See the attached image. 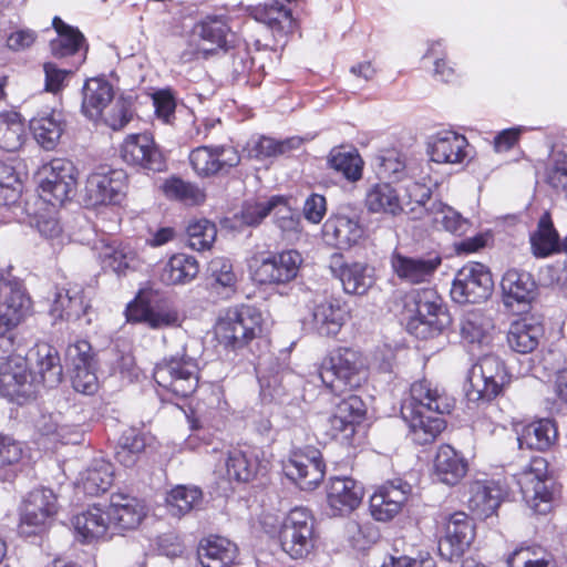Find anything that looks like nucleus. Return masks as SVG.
Wrapping results in <instances>:
<instances>
[{
  "instance_id": "nucleus-1",
  "label": "nucleus",
  "mask_w": 567,
  "mask_h": 567,
  "mask_svg": "<svg viewBox=\"0 0 567 567\" xmlns=\"http://www.w3.org/2000/svg\"><path fill=\"white\" fill-rule=\"evenodd\" d=\"M455 408V399L447 391L429 379L414 381L410 386V400L402 406V415L409 423L414 440L419 444H429L445 430L446 421L442 416Z\"/></svg>"
},
{
  "instance_id": "nucleus-2",
  "label": "nucleus",
  "mask_w": 567,
  "mask_h": 567,
  "mask_svg": "<svg viewBox=\"0 0 567 567\" xmlns=\"http://www.w3.org/2000/svg\"><path fill=\"white\" fill-rule=\"evenodd\" d=\"M317 372L323 388L341 396L367 383L369 362L360 349L338 346L321 359Z\"/></svg>"
},
{
  "instance_id": "nucleus-3",
  "label": "nucleus",
  "mask_w": 567,
  "mask_h": 567,
  "mask_svg": "<svg viewBox=\"0 0 567 567\" xmlns=\"http://www.w3.org/2000/svg\"><path fill=\"white\" fill-rule=\"evenodd\" d=\"M31 306L23 281L9 271H0V360L13 358V331L24 320Z\"/></svg>"
},
{
  "instance_id": "nucleus-4",
  "label": "nucleus",
  "mask_w": 567,
  "mask_h": 567,
  "mask_svg": "<svg viewBox=\"0 0 567 567\" xmlns=\"http://www.w3.org/2000/svg\"><path fill=\"white\" fill-rule=\"evenodd\" d=\"M274 537L289 558L299 560L307 559L317 551L320 532L310 509L295 507L285 515Z\"/></svg>"
},
{
  "instance_id": "nucleus-5",
  "label": "nucleus",
  "mask_w": 567,
  "mask_h": 567,
  "mask_svg": "<svg viewBox=\"0 0 567 567\" xmlns=\"http://www.w3.org/2000/svg\"><path fill=\"white\" fill-rule=\"evenodd\" d=\"M264 317L250 305L229 307L215 323V336L220 346L229 351H240L264 334Z\"/></svg>"
},
{
  "instance_id": "nucleus-6",
  "label": "nucleus",
  "mask_w": 567,
  "mask_h": 567,
  "mask_svg": "<svg viewBox=\"0 0 567 567\" xmlns=\"http://www.w3.org/2000/svg\"><path fill=\"white\" fill-rule=\"evenodd\" d=\"M302 264V255L297 249L258 251L248 259V270L258 286L279 287L292 282Z\"/></svg>"
},
{
  "instance_id": "nucleus-7",
  "label": "nucleus",
  "mask_w": 567,
  "mask_h": 567,
  "mask_svg": "<svg viewBox=\"0 0 567 567\" xmlns=\"http://www.w3.org/2000/svg\"><path fill=\"white\" fill-rule=\"evenodd\" d=\"M153 379L164 393L187 399L198 389L200 369L197 360L185 353L171 355L156 363Z\"/></svg>"
},
{
  "instance_id": "nucleus-8",
  "label": "nucleus",
  "mask_w": 567,
  "mask_h": 567,
  "mask_svg": "<svg viewBox=\"0 0 567 567\" xmlns=\"http://www.w3.org/2000/svg\"><path fill=\"white\" fill-rule=\"evenodd\" d=\"M414 306V315L408 320L409 333L421 340L435 338L442 333L447 320L442 298L433 288L412 290L409 295Z\"/></svg>"
},
{
  "instance_id": "nucleus-9",
  "label": "nucleus",
  "mask_w": 567,
  "mask_h": 567,
  "mask_svg": "<svg viewBox=\"0 0 567 567\" xmlns=\"http://www.w3.org/2000/svg\"><path fill=\"white\" fill-rule=\"evenodd\" d=\"M128 176L122 168L100 165L85 179L83 203L85 207L120 205L126 197Z\"/></svg>"
},
{
  "instance_id": "nucleus-10",
  "label": "nucleus",
  "mask_w": 567,
  "mask_h": 567,
  "mask_svg": "<svg viewBox=\"0 0 567 567\" xmlns=\"http://www.w3.org/2000/svg\"><path fill=\"white\" fill-rule=\"evenodd\" d=\"M38 192L40 197L55 206L70 202L76 194L79 171L68 158L55 157L39 169Z\"/></svg>"
},
{
  "instance_id": "nucleus-11",
  "label": "nucleus",
  "mask_w": 567,
  "mask_h": 567,
  "mask_svg": "<svg viewBox=\"0 0 567 567\" xmlns=\"http://www.w3.org/2000/svg\"><path fill=\"white\" fill-rule=\"evenodd\" d=\"M511 382V373L505 362L496 354L487 353L478 358L468 373L467 395L472 400L492 401Z\"/></svg>"
},
{
  "instance_id": "nucleus-12",
  "label": "nucleus",
  "mask_w": 567,
  "mask_h": 567,
  "mask_svg": "<svg viewBox=\"0 0 567 567\" xmlns=\"http://www.w3.org/2000/svg\"><path fill=\"white\" fill-rule=\"evenodd\" d=\"M40 393L27 358H9L0 363V396L23 405L37 400Z\"/></svg>"
},
{
  "instance_id": "nucleus-13",
  "label": "nucleus",
  "mask_w": 567,
  "mask_h": 567,
  "mask_svg": "<svg viewBox=\"0 0 567 567\" xmlns=\"http://www.w3.org/2000/svg\"><path fill=\"white\" fill-rule=\"evenodd\" d=\"M188 161L196 176L204 179L228 175L240 164L241 156L231 144H205L193 148Z\"/></svg>"
},
{
  "instance_id": "nucleus-14",
  "label": "nucleus",
  "mask_w": 567,
  "mask_h": 567,
  "mask_svg": "<svg viewBox=\"0 0 567 567\" xmlns=\"http://www.w3.org/2000/svg\"><path fill=\"white\" fill-rule=\"evenodd\" d=\"M493 288L488 267L481 262H467L456 272L450 293L457 303H480L489 298Z\"/></svg>"
},
{
  "instance_id": "nucleus-15",
  "label": "nucleus",
  "mask_w": 567,
  "mask_h": 567,
  "mask_svg": "<svg viewBox=\"0 0 567 567\" xmlns=\"http://www.w3.org/2000/svg\"><path fill=\"white\" fill-rule=\"evenodd\" d=\"M443 526L444 534L439 539V555L450 563L458 561L475 538V525L466 513L455 512L444 517Z\"/></svg>"
},
{
  "instance_id": "nucleus-16",
  "label": "nucleus",
  "mask_w": 567,
  "mask_h": 567,
  "mask_svg": "<svg viewBox=\"0 0 567 567\" xmlns=\"http://www.w3.org/2000/svg\"><path fill=\"white\" fill-rule=\"evenodd\" d=\"M284 470L301 489H313L326 475V463L319 449L306 445L290 451Z\"/></svg>"
},
{
  "instance_id": "nucleus-17",
  "label": "nucleus",
  "mask_w": 567,
  "mask_h": 567,
  "mask_svg": "<svg viewBox=\"0 0 567 567\" xmlns=\"http://www.w3.org/2000/svg\"><path fill=\"white\" fill-rule=\"evenodd\" d=\"M507 495L508 486L505 480H473L466 485L464 502L473 516L486 519L497 514V509Z\"/></svg>"
},
{
  "instance_id": "nucleus-18",
  "label": "nucleus",
  "mask_w": 567,
  "mask_h": 567,
  "mask_svg": "<svg viewBox=\"0 0 567 567\" xmlns=\"http://www.w3.org/2000/svg\"><path fill=\"white\" fill-rule=\"evenodd\" d=\"M367 409L360 396L350 394L342 399L328 419L327 434L331 440L352 446L358 426L365 419Z\"/></svg>"
},
{
  "instance_id": "nucleus-19",
  "label": "nucleus",
  "mask_w": 567,
  "mask_h": 567,
  "mask_svg": "<svg viewBox=\"0 0 567 567\" xmlns=\"http://www.w3.org/2000/svg\"><path fill=\"white\" fill-rule=\"evenodd\" d=\"M412 495V485L394 478L378 486L369 499L371 516L378 522H390L406 506Z\"/></svg>"
},
{
  "instance_id": "nucleus-20",
  "label": "nucleus",
  "mask_w": 567,
  "mask_h": 567,
  "mask_svg": "<svg viewBox=\"0 0 567 567\" xmlns=\"http://www.w3.org/2000/svg\"><path fill=\"white\" fill-rule=\"evenodd\" d=\"M120 157L128 166L163 172L166 168L165 157L150 133L128 134L120 145Z\"/></svg>"
},
{
  "instance_id": "nucleus-21",
  "label": "nucleus",
  "mask_w": 567,
  "mask_h": 567,
  "mask_svg": "<svg viewBox=\"0 0 567 567\" xmlns=\"http://www.w3.org/2000/svg\"><path fill=\"white\" fill-rule=\"evenodd\" d=\"M516 484L524 501L536 512L540 503L549 504L553 498L551 491L547 487L548 462L543 456H534L528 465L514 475Z\"/></svg>"
},
{
  "instance_id": "nucleus-22",
  "label": "nucleus",
  "mask_w": 567,
  "mask_h": 567,
  "mask_svg": "<svg viewBox=\"0 0 567 567\" xmlns=\"http://www.w3.org/2000/svg\"><path fill=\"white\" fill-rule=\"evenodd\" d=\"M350 318L351 311L347 301L331 295L315 301L310 324L318 336L336 338Z\"/></svg>"
},
{
  "instance_id": "nucleus-23",
  "label": "nucleus",
  "mask_w": 567,
  "mask_h": 567,
  "mask_svg": "<svg viewBox=\"0 0 567 567\" xmlns=\"http://www.w3.org/2000/svg\"><path fill=\"white\" fill-rule=\"evenodd\" d=\"M442 260L437 251H430L422 256H406L394 251L391 256V267L401 281L421 285L433 279Z\"/></svg>"
},
{
  "instance_id": "nucleus-24",
  "label": "nucleus",
  "mask_w": 567,
  "mask_h": 567,
  "mask_svg": "<svg viewBox=\"0 0 567 567\" xmlns=\"http://www.w3.org/2000/svg\"><path fill=\"white\" fill-rule=\"evenodd\" d=\"M329 269L341 281L343 291L348 295L363 296L375 281L371 266L362 261H347L340 252L331 255Z\"/></svg>"
},
{
  "instance_id": "nucleus-25",
  "label": "nucleus",
  "mask_w": 567,
  "mask_h": 567,
  "mask_svg": "<svg viewBox=\"0 0 567 567\" xmlns=\"http://www.w3.org/2000/svg\"><path fill=\"white\" fill-rule=\"evenodd\" d=\"M107 512L113 527L120 532L134 530L147 516L144 499L127 493H112Z\"/></svg>"
},
{
  "instance_id": "nucleus-26",
  "label": "nucleus",
  "mask_w": 567,
  "mask_h": 567,
  "mask_svg": "<svg viewBox=\"0 0 567 567\" xmlns=\"http://www.w3.org/2000/svg\"><path fill=\"white\" fill-rule=\"evenodd\" d=\"M91 309V300L85 295L82 284L69 282L58 289L50 308V315L55 321L75 322Z\"/></svg>"
},
{
  "instance_id": "nucleus-27",
  "label": "nucleus",
  "mask_w": 567,
  "mask_h": 567,
  "mask_svg": "<svg viewBox=\"0 0 567 567\" xmlns=\"http://www.w3.org/2000/svg\"><path fill=\"white\" fill-rule=\"evenodd\" d=\"M29 369L41 391L56 388L63 379V368L58 350L47 343L37 344L29 353Z\"/></svg>"
},
{
  "instance_id": "nucleus-28",
  "label": "nucleus",
  "mask_w": 567,
  "mask_h": 567,
  "mask_svg": "<svg viewBox=\"0 0 567 567\" xmlns=\"http://www.w3.org/2000/svg\"><path fill=\"white\" fill-rule=\"evenodd\" d=\"M248 14L257 22L267 25L274 35L280 39L292 34L298 28L291 10L279 0L250 6Z\"/></svg>"
},
{
  "instance_id": "nucleus-29",
  "label": "nucleus",
  "mask_w": 567,
  "mask_h": 567,
  "mask_svg": "<svg viewBox=\"0 0 567 567\" xmlns=\"http://www.w3.org/2000/svg\"><path fill=\"white\" fill-rule=\"evenodd\" d=\"M470 144L463 134L444 130L432 136L429 143L431 161L439 164H462L468 156Z\"/></svg>"
},
{
  "instance_id": "nucleus-30",
  "label": "nucleus",
  "mask_w": 567,
  "mask_h": 567,
  "mask_svg": "<svg viewBox=\"0 0 567 567\" xmlns=\"http://www.w3.org/2000/svg\"><path fill=\"white\" fill-rule=\"evenodd\" d=\"M52 28L56 32V38L49 42L51 55L62 60L78 55L84 48V52L80 55V63H83L87 52L84 34L76 27L65 23L58 16L52 19Z\"/></svg>"
},
{
  "instance_id": "nucleus-31",
  "label": "nucleus",
  "mask_w": 567,
  "mask_h": 567,
  "mask_svg": "<svg viewBox=\"0 0 567 567\" xmlns=\"http://www.w3.org/2000/svg\"><path fill=\"white\" fill-rule=\"evenodd\" d=\"M363 497L360 484L351 477H331L327 486V502L333 515H346L359 507Z\"/></svg>"
},
{
  "instance_id": "nucleus-32",
  "label": "nucleus",
  "mask_w": 567,
  "mask_h": 567,
  "mask_svg": "<svg viewBox=\"0 0 567 567\" xmlns=\"http://www.w3.org/2000/svg\"><path fill=\"white\" fill-rule=\"evenodd\" d=\"M544 334L543 322L537 317L527 315L511 323L506 339L513 351L527 354L537 349Z\"/></svg>"
},
{
  "instance_id": "nucleus-33",
  "label": "nucleus",
  "mask_w": 567,
  "mask_h": 567,
  "mask_svg": "<svg viewBox=\"0 0 567 567\" xmlns=\"http://www.w3.org/2000/svg\"><path fill=\"white\" fill-rule=\"evenodd\" d=\"M467 472L468 463L458 451L449 444L439 446L432 471L435 481L455 486L466 476Z\"/></svg>"
},
{
  "instance_id": "nucleus-34",
  "label": "nucleus",
  "mask_w": 567,
  "mask_h": 567,
  "mask_svg": "<svg viewBox=\"0 0 567 567\" xmlns=\"http://www.w3.org/2000/svg\"><path fill=\"white\" fill-rule=\"evenodd\" d=\"M238 554L237 545L219 535L202 538L197 547V558L202 567H230Z\"/></svg>"
},
{
  "instance_id": "nucleus-35",
  "label": "nucleus",
  "mask_w": 567,
  "mask_h": 567,
  "mask_svg": "<svg viewBox=\"0 0 567 567\" xmlns=\"http://www.w3.org/2000/svg\"><path fill=\"white\" fill-rule=\"evenodd\" d=\"M501 287L504 296V305L511 308L515 305H530L537 290V285L533 276L527 271L515 268L508 269L503 275Z\"/></svg>"
},
{
  "instance_id": "nucleus-36",
  "label": "nucleus",
  "mask_w": 567,
  "mask_h": 567,
  "mask_svg": "<svg viewBox=\"0 0 567 567\" xmlns=\"http://www.w3.org/2000/svg\"><path fill=\"white\" fill-rule=\"evenodd\" d=\"M114 100L113 85L104 78H92L83 85L81 111L83 115L99 123L103 111Z\"/></svg>"
},
{
  "instance_id": "nucleus-37",
  "label": "nucleus",
  "mask_w": 567,
  "mask_h": 567,
  "mask_svg": "<svg viewBox=\"0 0 567 567\" xmlns=\"http://www.w3.org/2000/svg\"><path fill=\"white\" fill-rule=\"evenodd\" d=\"M323 239L340 249L357 245L363 237V228L358 220L346 215H332L322 226Z\"/></svg>"
},
{
  "instance_id": "nucleus-38",
  "label": "nucleus",
  "mask_w": 567,
  "mask_h": 567,
  "mask_svg": "<svg viewBox=\"0 0 567 567\" xmlns=\"http://www.w3.org/2000/svg\"><path fill=\"white\" fill-rule=\"evenodd\" d=\"M66 122L61 111L38 113L30 121V130L38 144L47 150L53 151L64 133Z\"/></svg>"
},
{
  "instance_id": "nucleus-39",
  "label": "nucleus",
  "mask_w": 567,
  "mask_h": 567,
  "mask_svg": "<svg viewBox=\"0 0 567 567\" xmlns=\"http://www.w3.org/2000/svg\"><path fill=\"white\" fill-rule=\"evenodd\" d=\"M125 318L131 323H146L152 329L178 324L179 316L176 310L156 311L146 299L137 296L127 303Z\"/></svg>"
},
{
  "instance_id": "nucleus-40",
  "label": "nucleus",
  "mask_w": 567,
  "mask_h": 567,
  "mask_svg": "<svg viewBox=\"0 0 567 567\" xmlns=\"http://www.w3.org/2000/svg\"><path fill=\"white\" fill-rule=\"evenodd\" d=\"M327 167L347 182L357 183L362 179L364 161L355 147L338 145L328 153Z\"/></svg>"
},
{
  "instance_id": "nucleus-41",
  "label": "nucleus",
  "mask_w": 567,
  "mask_h": 567,
  "mask_svg": "<svg viewBox=\"0 0 567 567\" xmlns=\"http://www.w3.org/2000/svg\"><path fill=\"white\" fill-rule=\"evenodd\" d=\"M199 274V262L196 257L175 252L164 264L159 272V280L166 286L187 285Z\"/></svg>"
},
{
  "instance_id": "nucleus-42",
  "label": "nucleus",
  "mask_w": 567,
  "mask_h": 567,
  "mask_svg": "<svg viewBox=\"0 0 567 567\" xmlns=\"http://www.w3.org/2000/svg\"><path fill=\"white\" fill-rule=\"evenodd\" d=\"M72 523L75 532L84 542L104 537L112 525L107 508L104 509L100 505H92L86 511L75 515Z\"/></svg>"
},
{
  "instance_id": "nucleus-43",
  "label": "nucleus",
  "mask_w": 567,
  "mask_h": 567,
  "mask_svg": "<svg viewBox=\"0 0 567 567\" xmlns=\"http://www.w3.org/2000/svg\"><path fill=\"white\" fill-rule=\"evenodd\" d=\"M193 31L200 40L215 45L214 50L225 52L228 51L233 39L237 38L224 16H207L194 25Z\"/></svg>"
},
{
  "instance_id": "nucleus-44",
  "label": "nucleus",
  "mask_w": 567,
  "mask_h": 567,
  "mask_svg": "<svg viewBox=\"0 0 567 567\" xmlns=\"http://www.w3.org/2000/svg\"><path fill=\"white\" fill-rule=\"evenodd\" d=\"M560 236L549 212H544L536 229L529 236L530 249L536 258H547L558 254Z\"/></svg>"
},
{
  "instance_id": "nucleus-45",
  "label": "nucleus",
  "mask_w": 567,
  "mask_h": 567,
  "mask_svg": "<svg viewBox=\"0 0 567 567\" xmlns=\"http://www.w3.org/2000/svg\"><path fill=\"white\" fill-rule=\"evenodd\" d=\"M225 467L230 482L248 483L257 476L259 460L251 449H231L227 452Z\"/></svg>"
},
{
  "instance_id": "nucleus-46",
  "label": "nucleus",
  "mask_w": 567,
  "mask_h": 567,
  "mask_svg": "<svg viewBox=\"0 0 567 567\" xmlns=\"http://www.w3.org/2000/svg\"><path fill=\"white\" fill-rule=\"evenodd\" d=\"M364 205L373 214L398 216L403 212L398 190L385 182L377 183L368 189Z\"/></svg>"
},
{
  "instance_id": "nucleus-47",
  "label": "nucleus",
  "mask_w": 567,
  "mask_h": 567,
  "mask_svg": "<svg viewBox=\"0 0 567 567\" xmlns=\"http://www.w3.org/2000/svg\"><path fill=\"white\" fill-rule=\"evenodd\" d=\"M557 427L554 421L540 419L522 426L518 432L519 447L547 451L557 440Z\"/></svg>"
},
{
  "instance_id": "nucleus-48",
  "label": "nucleus",
  "mask_w": 567,
  "mask_h": 567,
  "mask_svg": "<svg viewBox=\"0 0 567 567\" xmlns=\"http://www.w3.org/2000/svg\"><path fill=\"white\" fill-rule=\"evenodd\" d=\"M162 190L166 198L189 207L204 204L207 197L205 189L178 176H171L165 179Z\"/></svg>"
},
{
  "instance_id": "nucleus-49",
  "label": "nucleus",
  "mask_w": 567,
  "mask_h": 567,
  "mask_svg": "<svg viewBox=\"0 0 567 567\" xmlns=\"http://www.w3.org/2000/svg\"><path fill=\"white\" fill-rule=\"evenodd\" d=\"M25 140V124L16 111L0 113V148L6 152L20 150Z\"/></svg>"
},
{
  "instance_id": "nucleus-50",
  "label": "nucleus",
  "mask_w": 567,
  "mask_h": 567,
  "mask_svg": "<svg viewBox=\"0 0 567 567\" xmlns=\"http://www.w3.org/2000/svg\"><path fill=\"white\" fill-rule=\"evenodd\" d=\"M492 319L480 310L468 311L461 320L460 333L470 344H485L491 339Z\"/></svg>"
},
{
  "instance_id": "nucleus-51",
  "label": "nucleus",
  "mask_w": 567,
  "mask_h": 567,
  "mask_svg": "<svg viewBox=\"0 0 567 567\" xmlns=\"http://www.w3.org/2000/svg\"><path fill=\"white\" fill-rule=\"evenodd\" d=\"M303 140L299 136H291L285 140H276L269 136H259L249 148L250 156L264 161L269 157L287 155L299 150Z\"/></svg>"
},
{
  "instance_id": "nucleus-52",
  "label": "nucleus",
  "mask_w": 567,
  "mask_h": 567,
  "mask_svg": "<svg viewBox=\"0 0 567 567\" xmlns=\"http://www.w3.org/2000/svg\"><path fill=\"white\" fill-rule=\"evenodd\" d=\"M145 447L146 436L144 432L136 427H128L123 431L118 440L115 458L125 467H132L137 463Z\"/></svg>"
},
{
  "instance_id": "nucleus-53",
  "label": "nucleus",
  "mask_w": 567,
  "mask_h": 567,
  "mask_svg": "<svg viewBox=\"0 0 567 567\" xmlns=\"http://www.w3.org/2000/svg\"><path fill=\"white\" fill-rule=\"evenodd\" d=\"M507 567H556L553 555L539 545H522L506 559Z\"/></svg>"
},
{
  "instance_id": "nucleus-54",
  "label": "nucleus",
  "mask_w": 567,
  "mask_h": 567,
  "mask_svg": "<svg viewBox=\"0 0 567 567\" xmlns=\"http://www.w3.org/2000/svg\"><path fill=\"white\" fill-rule=\"evenodd\" d=\"M187 246L195 251L210 250L216 241L217 226L207 218L190 219L186 226Z\"/></svg>"
},
{
  "instance_id": "nucleus-55",
  "label": "nucleus",
  "mask_w": 567,
  "mask_h": 567,
  "mask_svg": "<svg viewBox=\"0 0 567 567\" xmlns=\"http://www.w3.org/2000/svg\"><path fill=\"white\" fill-rule=\"evenodd\" d=\"M203 498L198 487L178 485L171 489L166 497V504L172 515L183 516L196 507Z\"/></svg>"
},
{
  "instance_id": "nucleus-56",
  "label": "nucleus",
  "mask_w": 567,
  "mask_h": 567,
  "mask_svg": "<svg viewBox=\"0 0 567 567\" xmlns=\"http://www.w3.org/2000/svg\"><path fill=\"white\" fill-rule=\"evenodd\" d=\"M22 508L37 514H43L45 518L53 520L59 509L58 497L50 488H34L29 492Z\"/></svg>"
},
{
  "instance_id": "nucleus-57",
  "label": "nucleus",
  "mask_w": 567,
  "mask_h": 567,
  "mask_svg": "<svg viewBox=\"0 0 567 567\" xmlns=\"http://www.w3.org/2000/svg\"><path fill=\"white\" fill-rule=\"evenodd\" d=\"M275 225L280 229L282 237L298 236L302 231L301 218L297 210L291 208L288 199L282 196L275 207Z\"/></svg>"
},
{
  "instance_id": "nucleus-58",
  "label": "nucleus",
  "mask_w": 567,
  "mask_h": 567,
  "mask_svg": "<svg viewBox=\"0 0 567 567\" xmlns=\"http://www.w3.org/2000/svg\"><path fill=\"white\" fill-rule=\"evenodd\" d=\"M424 58L434 59V72L433 75L441 82L452 83L456 80L457 73L454 66L451 65L447 60V54L443 48L441 41L432 42Z\"/></svg>"
},
{
  "instance_id": "nucleus-59",
  "label": "nucleus",
  "mask_w": 567,
  "mask_h": 567,
  "mask_svg": "<svg viewBox=\"0 0 567 567\" xmlns=\"http://www.w3.org/2000/svg\"><path fill=\"white\" fill-rule=\"evenodd\" d=\"M133 118L132 102L130 99L120 96L111 105L110 110L102 113L100 122L113 131L124 128Z\"/></svg>"
},
{
  "instance_id": "nucleus-60",
  "label": "nucleus",
  "mask_w": 567,
  "mask_h": 567,
  "mask_svg": "<svg viewBox=\"0 0 567 567\" xmlns=\"http://www.w3.org/2000/svg\"><path fill=\"white\" fill-rule=\"evenodd\" d=\"M282 196H271L267 202L245 203L240 212V220L247 226H258L278 205Z\"/></svg>"
},
{
  "instance_id": "nucleus-61",
  "label": "nucleus",
  "mask_w": 567,
  "mask_h": 567,
  "mask_svg": "<svg viewBox=\"0 0 567 567\" xmlns=\"http://www.w3.org/2000/svg\"><path fill=\"white\" fill-rule=\"evenodd\" d=\"M101 259L104 267L112 269L117 275H123L130 268L133 252L122 244H112L103 248Z\"/></svg>"
},
{
  "instance_id": "nucleus-62",
  "label": "nucleus",
  "mask_w": 567,
  "mask_h": 567,
  "mask_svg": "<svg viewBox=\"0 0 567 567\" xmlns=\"http://www.w3.org/2000/svg\"><path fill=\"white\" fill-rule=\"evenodd\" d=\"M227 52L230 54L233 73L237 76L248 75L254 66L248 42L237 37L233 39Z\"/></svg>"
},
{
  "instance_id": "nucleus-63",
  "label": "nucleus",
  "mask_w": 567,
  "mask_h": 567,
  "mask_svg": "<svg viewBox=\"0 0 567 567\" xmlns=\"http://www.w3.org/2000/svg\"><path fill=\"white\" fill-rule=\"evenodd\" d=\"M52 520L45 518V515L22 508L18 532L24 537L42 535L49 529Z\"/></svg>"
},
{
  "instance_id": "nucleus-64",
  "label": "nucleus",
  "mask_w": 567,
  "mask_h": 567,
  "mask_svg": "<svg viewBox=\"0 0 567 567\" xmlns=\"http://www.w3.org/2000/svg\"><path fill=\"white\" fill-rule=\"evenodd\" d=\"M436 221L440 223L446 231L455 236L465 235L472 226L467 218H464L457 210L447 205L442 206Z\"/></svg>"
}]
</instances>
